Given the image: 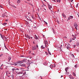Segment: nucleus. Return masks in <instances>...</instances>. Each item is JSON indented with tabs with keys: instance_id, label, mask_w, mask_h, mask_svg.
<instances>
[{
	"instance_id": "nucleus-1",
	"label": "nucleus",
	"mask_w": 79,
	"mask_h": 79,
	"mask_svg": "<svg viewBox=\"0 0 79 79\" xmlns=\"http://www.w3.org/2000/svg\"><path fill=\"white\" fill-rule=\"evenodd\" d=\"M36 46V47H35V45L32 47L31 49L32 50H35L37 49H39V46H38V45L37 44Z\"/></svg>"
},
{
	"instance_id": "nucleus-2",
	"label": "nucleus",
	"mask_w": 79,
	"mask_h": 79,
	"mask_svg": "<svg viewBox=\"0 0 79 79\" xmlns=\"http://www.w3.org/2000/svg\"><path fill=\"white\" fill-rule=\"evenodd\" d=\"M12 71H13V74H15L16 73H17V74H18V72L16 71H14L15 70V68H13L12 69Z\"/></svg>"
},
{
	"instance_id": "nucleus-3",
	"label": "nucleus",
	"mask_w": 79,
	"mask_h": 79,
	"mask_svg": "<svg viewBox=\"0 0 79 79\" xmlns=\"http://www.w3.org/2000/svg\"><path fill=\"white\" fill-rule=\"evenodd\" d=\"M48 6L49 9V10H51V11H52V6H50V5H49V4H48Z\"/></svg>"
},
{
	"instance_id": "nucleus-4",
	"label": "nucleus",
	"mask_w": 79,
	"mask_h": 79,
	"mask_svg": "<svg viewBox=\"0 0 79 79\" xmlns=\"http://www.w3.org/2000/svg\"><path fill=\"white\" fill-rule=\"evenodd\" d=\"M73 16H70L68 18V20H70L71 19H73Z\"/></svg>"
},
{
	"instance_id": "nucleus-5",
	"label": "nucleus",
	"mask_w": 79,
	"mask_h": 79,
	"mask_svg": "<svg viewBox=\"0 0 79 79\" xmlns=\"http://www.w3.org/2000/svg\"><path fill=\"white\" fill-rule=\"evenodd\" d=\"M44 44H45V47L47 46V44H48V43L47 42V41L46 40H45L44 41Z\"/></svg>"
},
{
	"instance_id": "nucleus-6",
	"label": "nucleus",
	"mask_w": 79,
	"mask_h": 79,
	"mask_svg": "<svg viewBox=\"0 0 79 79\" xmlns=\"http://www.w3.org/2000/svg\"><path fill=\"white\" fill-rule=\"evenodd\" d=\"M25 60V59H24V60H23V61H18V63L21 64V63H23V62H24V61Z\"/></svg>"
},
{
	"instance_id": "nucleus-7",
	"label": "nucleus",
	"mask_w": 79,
	"mask_h": 79,
	"mask_svg": "<svg viewBox=\"0 0 79 79\" xmlns=\"http://www.w3.org/2000/svg\"><path fill=\"white\" fill-rule=\"evenodd\" d=\"M26 71H25L24 73H23V74H22V75H20V77H22V76H24V75H25L26 74Z\"/></svg>"
},
{
	"instance_id": "nucleus-8",
	"label": "nucleus",
	"mask_w": 79,
	"mask_h": 79,
	"mask_svg": "<svg viewBox=\"0 0 79 79\" xmlns=\"http://www.w3.org/2000/svg\"><path fill=\"white\" fill-rule=\"evenodd\" d=\"M69 77L70 79H74V77L71 75H69Z\"/></svg>"
},
{
	"instance_id": "nucleus-9",
	"label": "nucleus",
	"mask_w": 79,
	"mask_h": 79,
	"mask_svg": "<svg viewBox=\"0 0 79 79\" xmlns=\"http://www.w3.org/2000/svg\"><path fill=\"white\" fill-rule=\"evenodd\" d=\"M6 16V13H5V14H2V17H3L4 18H5V16Z\"/></svg>"
},
{
	"instance_id": "nucleus-10",
	"label": "nucleus",
	"mask_w": 79,
	"mask_h": 79,
	"mask_svg": "<svg viewBox=\"0 0 79 79\" xmlns=\"http://www.w3.org/2000/svg\"><path fill=\"white\" fill-rule=\"evenodd\" d=\"M66 47L67 48L68 50H69V48H70V45L69 44H68Z\"/></svg>"
},
{
	"instance_id": "nucleus-11",
	"label": "nucleus",
	"mask_w": 79,
	"mask_h": 79,
	"mask_svg": "<svg viewBox=\"0 0 79 79\" xmlns=\"http://www.w3.org/2000/svg\"><path fill=\"white\" fill-rule=\"evenodd\" d=\"M25 36L27 37V38H28L29 39H31V37L29 36H28V35H25Z\"/></svg>"
},
{
	"instance_id": "nucleus-12",
	"label": "nucleus",
	"mask_w": 79,
	"mask_h": 79,
	"mask_svg": "<svg viewBox=\"0 0 79 79\" xmlns=\"http://www.w3.org/2000/svg\"><path fill=\"white\" fill-rule=\"evenodd\" d=\"M74 26L75 27H77V25L76 23H74Z\"/></svg>"
},
{
	"instance_id": "nucleus-13",
	"label": "nucleus",
	"mask_w": 79,
	"mask_h": 79,
	"mask_svg": "<svg viewBox=\"0 0 79 79\" xmlns=\"http://www.w3.org/2000/svg\"><path fill=\"white\" fill-rule=\"evenodd\" d=\"M19 65H20L21 66H23V67L26 66V65H25V64H19Z\"/></svg>"
},
{
	"instance_id": "nucleus-14",
	"label": "nucleus",
	"mask_w": 79,
	"mask_h": 79,
	"mask_svg": "<svg viewBox=\"0 0 79 79\" xmlns=\"http://www.w3.org/2000/svg\"><path fill=\"white\" fill-rule=\"evenodd\" d=\"M62 16H63V17H64V18H66V15H64V14H62Z\"/></svg>"
},
{
	"instance_id": "nucleus-15",
	"label": "nucleus",
	"mask_w": 79,
	"mask_h": 79,
	"mask_svg": "<svg viewBox=\"0 0 79 79\" xmlns=\"http://www.w3.org/2000/svg\"><path fill=\"white\" fill-rule=\"evenodd\" d=\"M35 39H38V37H37L36 35H35Z\"/></svg>"
},
{
	"instance_id": "nucleus-16",
	"label": "nucleus",
	"mask_w": 79,
	"mask_h": 79,
	"mask_svg": "<svg viewBox=\"0 0 79 79\" xmlns=\"http://www.w3.org/2000/svg\"><path fill=\"white\" fill-rule=\"evenodd\" d=\"M11 59V57L10 56H9L8 58V60H9V61H10V60Z\"/></svg>"
},
{
	"instance_id": "nucleus-17",
	"label": "nucleus",
	"mask_w": 79,
	"mask_h": 79,
	"mask_svg": "<svg viewBox=\"0 0 79 79\" xmlns=\"http://www.w3.org/2000/svg\"><path fill=\"white\" fill-rule=\"evenodd\" d=\"M56 2L58 3H60V2H61V0H56Z\"/></svg>"
},
{
	"instance_id": "nucleus-18",
	"label": "nucleus",
	"mask_w": 79,
	"mask_h": 79,
	"mask_svg": "<svg viewBox=\"0 0 79 79\" xmlns=\"http://www.w3.org/2000/svg\"><path fill=\"white\" fill-rule=\"evenodd\" d=\"M68 68L67 67L65 69V71L66 72L68 71Z\"/></svg>"
},
{
	"instance_id": "nucleus-19",
	"label": "nucleus",
	"mask_w": 79,
	"mask_h": 79,
	"mask_svg": "<svg viewBox=\"0 0 79 79\" xmlns=\"http://www.w3.org/2000/svg\"><path fill=\"white\" fill-rule=\"evenodd\" d=\"M41 48H42V49H44V48H45V47H44V46L43 45H42L41 47Z\"/></svg>"
},
{
	"instance_id": "nucleus-20",
	"label": "nucleus",
	"mask_w": 79,
	"mask_h": 79,
	"mask_svg": "<svg viewBox=\"0 0 79 79\" xmlns=\"http://www.w3.org/2000/svg\"><path fill=\"white\" fill-rule=\"evenodd\" d=\"M23 72H20L19 73H18V74H22Z\"/></svg>"
},
{
	"instance_id": "nucleus-21",
	"label": "nucleus",
	"mask_w": 79,
	"mask_h": 79,
	"mask_svg": "<svg viewBox=\"0 0 79 79\" xmlns=\"http://www.w3.org/2000/svg\"><path fill=\"white\" fill-rule=\"evenodd\" d=\"M20 2H21V1H20L19 0H18L17 1V3H19Z\"/></svg>"
},
{
	"instance_id": "nucleus-22",
	"label": "nucleus",
	"mask_w": 79,
	"mask_h": 79,
	"mask_svg": "<svg viewBox=\"0 0 79 79\" xmlns=\"http://www.w3.org/2000/svg\"><path fill=\"white\" fill-rule=\"evenodd\" d=\"M73 76H76V74H75V73H74V72L73 73Z\"/></svg>"
},
{
	"instance_id": "nucleus-23",
	"label": "nucleus",
	"mask_w": 79,
	"mask_h": 79,
	"mask_svg": "<svg viewBox=\"0 0 79 79\" xmlns=\"http://www.w3.org/2000/svg\"><path fill=\"white\" fill-rule=\"evenodd\" d=\"M76 37L74 36H73V40H75V39H76Z\"/></svg>"
},
{
	"instance_id": "nucleus-24",
	"label": "nucleus",
	"mask_w": 79,
	"mask_h": 79,
	"mask_svg": "<svg viewBox=\"0 0 79 79\" xmlns=\"http://www.w3.org/2000/svg\"><path fill=\"white\" fill-rule=\"evenodd\" d=\"M71 56H72V58H74V55L72 54Z\"/></svg>"
},
{
	"instance_id": "nucleus-25",
	"label": "nucleus",
	"mask_w": 79,
	"mask_h": 79,
	"mask_svg": "<svg viewBox=\"0 0 79 79\" xmlns=\"http://www.w3.org/2000/svg\"><path fill=\"white\" fill-rule=\"evenodd\" d=\"M43 10L44 11V12H46V9H45V8H44V10Z\"/></svg>"
},
{
	"instance_id": "nucleus-26",
	"label": "nucleus",
	"mask_w": 79,
	"mask_h": 79,
	"mask_svg": "<svg viewBox=\"0 0 79 79\" xmlns=\"http://www.w3.org/2000/svg\"><path fill=\"white\" fill-rule=\"evenodd\" d=\"M3 54H1L0 55V57H2V56H3Z\"/></svg>"
},
{
	"instance_id": "nucleus-27",
	"label": "nucleus",
	"mask_w": 79,
	"mask_h": 79,
	"mask_svg": "<svg viewBox=\"0 0 79 79\" xmlns=\"http://www.w3.org/2000/svg\"><path fill=\"white\" fill-rule=\"evenodd\" d=\"M7 23H4L3 24V26H5V25H6V24H7Z\"/></svg>"
},
{
	"instance_id": "nucleus-28",
	"label": "nucleus",
	"mask_w": 79,
	"mask_h": 79,
	"mask_svg": "<svg viewBox=\"0 0 79 79\" xmlns=\"http://www.w3.org/2000/svg\"><path fill=\"white\" fill-rule=\"evenodd\" d=\"M77 64H76L75 65V68H77Z\"/></svg>"
},
{
	"instance_id": "nucleus-29",
	"label": "nucleus",
	"mask_w": 79,
	"mask_h": 79,
	"mask_svg": "<svg viewBox=\"0 0 79 79\" xmlns=\"http://www.w3.org/2000/svg\"><path fill=\"white\" fill-rule=\"evenodd\" d=\"M76 8H77L78 7V4H77L76 5Z\"/></svg>"
},
{
	"instance_id": "nucleus-30",
	"label": "nucleus",
	"mask_w": 79,
	"mask_h": 79,
	"mask_svg": "<svg viewBox=\"0 0 79 79\" xmlns=\"http://www.w3.org/2000/svg\"><path fill=\"white\" fill-rule=\"evenodd\" d=\"M50 66L52 68H53V65H51Z\"/></svg>"
},
{
	"instance_id": "nucleus-31",
	"label": "nucleus",
	"mask_w": 79,
	"mask_h": 79,
	"mask_svg": "<svg viewBox=\"0 0 79 79\" xmlns=\"http://www.w3.org/2000/svg\"><path fill=\"white\" fill-rule=\"evenodd\" d=\"M68 1H70L71 2H72L73 1V0H68Z\"/></svg>"
},
{
	"instance_id": "nucleus-32",
	"label": "nucleus",
	"mask_w": 79,
	"mask_h": 79,
	"mask_svg": "<svg viewBox=\"0 0 79 79\" xmlns=\"http://www.w3.org/2000/svg\"><path fill=\"white\" fill-rule=\"evenodd\" d=\"M48 53L49 54V55H51V53H50V52L49 51H48Z\"/></svg>"
},
{
	"instance_id": "nucleus-33",
	"label": "nucleus",
	"mask_w": 79,
	"mask_h": 79,
	"mask_svg": "<svg viewBox=\"0 0 79 79\" xmlns=\"http://www.w3.org/2000/svg\"><path fill=\"white\" fill-rule=\"evenodd\" d=\"M32 18L33 19H35V18L34 17H33V16H31Z\"/></svg>"
},
{
	"instance_id": "nucleus-34",
	"label": "nucleus",
	"mask_w": 79,
	"mask_h": 79,
	"mask_svg": "<svg viewBox=\"0 0 79 79\" xmlns=\"http://www.w3.org/2000/svg\"><path fill=\"white\" fill-rule=\"evenodd\" d=\"M72 40H71V39L70 40L69 42H72Z\"/></svg>"
},
{
	"instance_id": "nucleus-35",
	"label": "nucleus",
	"mask_w": 79,
	"mask_h": 79,
	"mask_svg": "<svg viewBox=\"0 0 79 79\" xmlns=\"http://www.w3.org/2000/svg\"><path fill=\"white\" fill-rule=\"evenodd\" d=\"M12 6H13V7H14V8H16V7L15 6H14V5H12Z\"/></svg>"
},
{
	"instance_id": "nucleus-36",
	"label": "nucleus",
	"mask_w": 79,
	"mask_h": 79,
	"mask_svg": "<svg viewBox=\"0 0 79 79\" xmlns=\"http://www.w3.org/2000/svg\"><path fill=\"white\" fill-rule=\"evenodd\" d=\"M1 37H2V38L3 39V36H2V34H1Z\"/></svg>"
},
{
	"instance_id": "nucleus-37",
	"label": "nucleus",
	"mask_w": 79,
	"mask_h": 79,
	"mask_svg": "<svg viewBox=\"0 0 79 79\" xmlns=\"http://www.w3.org/2000/svg\"><path fill=\"white\" fill-rule=\"evenodd\" d=\"M53 66L54 68H55V66H56V65H55V64H53Z\"/></svg>"
},
{
	"instance_id": "nucleus-38",
	"label": "nucleus",
	"mask_w": 79,
	"mask_h": 79,
	"mask_svg": "<svg viewBox=\"0 0 79 79\" xmlns=\"http://www.w3.org/2000/svg\"><path fill=\"white\" fill-rule=\"evenodd\" d=\"M16 70H19V69H15V70L16 71Z\"/></svg>"
},
{
	"instance_id": "nucleus-39",
	"label": "nucleus",
	"mask_w": 79,
	"mask_h": 79,
	"mask_svg": "<svg viewBox=\"0 0 79 79\" xmlns=\"http://www.w3.org/2000/svg\"><path fill=\"white\" fill-rule=\"evenodd\" d=\"M52 1L54 2H56V0H52Z\"/></svg>"
},
{
	"instance_id": "nucleus-40",
	"label": "nucleus",
	"mask_w": 79,
	"mask_h": 79,
	"mask_svg": "<svg viewBox=\"0 0 79 79\" xmlns=\"http://www.w3.org/2000/svg\"><path fill=\"white\" fill-rule=\"evenodd\" d=\"M14 65H15V66H16L17 65V64H14Z\"/></svg>"
},
{
	"instance_id": "nucleus-41",
	"label": "nucleus",
	"mask_w": 79,
	"mask_h": 79,
	"mask_svg": "<svg viewBox=\"0 0 79 79\" xmlns=\"http://www.w3.org/2000/svg\"><path fill=\"white\" fill-rule=\"evenodd\" d=\"M0 7L1 8H3V7L2 6H1V5H0Z\"/></svg>"
},
{
	"instance_id": "nucleus-42",
	"label": "nucleus",
	"mask_w": 79,
	"mask_h": 79,
	"mask_svg": "<svg viewBox=\"0 0 79 79\" xmlns=\"http://www.w3.org/2000/svg\"><path fill=\"white\" fill-rule=\"evenodd\" d=\"M29 5H32V6H33V5H32V4H31L30 3H29Z\"/></svg>"
},
{
	"instance_id": "nucleus-43",
	"label": "nucleus",
	"mask_w": 79,
	"mask_h": 79,
	"mask_svg": "<svg viewBox=\"0 0 79 79\" xmlns=\"http://www.w3.org/2000/svg\"><path fill=\"white\" fill-rule=\"evenodd\" d=\"M64 38L66 39V38H67V37H66V36H64Z\"/></svg>"
},
{
	"instance_id": "nucleus-44",
	"label": "nucleus",
	"mask_w": 79,
	"mask_h": 79,
	"mask_svg": "<svg viewBox=\"0 0 79 79\" xmlns=\"http://www.w3.org/2000/svg\"><path fill=\"white\" fill-rule=\"evenodd\" d=\"M57 23H58V24H60V22H59V21H57Z\"/></svg>"
},
{
	"instance_id": "nucleus-45",
	"label": "nucleus",
	"mask_w": 79,
	"mask_h": 79,
	"mask_svg": "<svg viewBox=\"0 0 79 79\" xmlns=\"http://www.w3.org/2000/svg\"><path fill=\"white\" fill-rule=\"evenodd\" d=\"M0 69H3V68H2V67H0Z\"/></svg>"
},
{
	"instance_id": "nucleus-46",
	"label": "nucleus",
	"mask_w": 79,
	"mask_h": 79,
	"mask_svg": "<svg viewBox=\"0 0 79 79\" xmlns=\"http://www.w3.org/2000/svg\"><path fill=\"white\" fill-rule=\"evenodd\" d=\"M3 66V64H2L1 66V67H2V66Z\"/></svg>"
},
{
	"instance_id": "nucleus-47",
	"label": "nucleus",
	"mask_w": 79,
	"mask_h": 79,
	"mask_svg": "<svg viewBox=\"0 0 79 79\" xmlns=\"http://www.w3.org/2000/svg\"><path fill=\"white\" fill-rule=\"evenodd\" d=\"M75 29H76L77 30V27H75Z\"/></svg>"
},
{
	"instance_id": "nucleus-48",
	"label": "nucleus",
	"mask_w": 79,
	"mask_h": 79,
	"mask_svg": "<svg viewBox=\"0 0 79 79\" xmlns=\"http://www.w3.org/2000/svg\"><path fill=\"white\" fill-rule=\"evenodd\" d=\"M31 54H32L33 55H35V54H34V53H32Z\"/></svg>"
},
{
	"instance_id": "nucleus-49",
	"label": "nucleus",
	"mask_w": 79,
	"mask_h": 79,
	"mask_svg": "<svg viewBox=\"0 0 79 79\" xmlns=\"http://www.w3.org/2000/svg\"><path fill=\"white\" fill-rule=\"evenodd\" d=\"M45 24H47V22H45Z\"/></svg>"
},
{
	"instance_id": "nucleus-50",
	"label": "nucleus",
	"mask_w": 79,
	"mask_h": 79,
	"mask_svg": "<svg viewBox=\"0 0 79 79\" xmlns=\"http://www.w3.org/2000/svg\"><path fill=\"white\" fill-rule=\"evenodd\" d=\"M63 76L61 75V78L62 77H63Z\"/></svg>"
},
{
	"instance_id": "nucleus-51",
	"label": "nucleus",
	"mask_w": 79,
	"mask_h": 79,
	"mask_svg": "<svg viewBox=\"0 0 79 79\" xmlns=\"http://www.w3.org/2000/svg\"><path fill=\"white\" fill-rule=\"evenodd\" d=\"M48 51H49V49H48Z\"/></svg>"
},
{
	"instance_id": "nucleus-52",
	"label": "nucleus",
	"mask_w": 79,
	"mask_h": 79,
	"mask_svg": "<svg viewBox=\"0 0 79 79\" xmlns=\"http://www.w3.org/2000/svg\"><path fill=\"white\" fill-rule=\"evenodd\" d=\"M27 23H26V24H28V23L27 22Z\"/></svg>"
},
{
	"instance_id": "nucleus-53",
	"label": "nucleus",
	"mask_w": 79,
	"mask_h": 79,
	"mask_svg": "<svg viewBox=\"0 0 79 79\" xmlns=\"http://www.w3.org/2000/svg\"><path fill=\"white\" fill-rule=\"evenodd\" d=\"M6 21H8V20H6Z\"/></svg>"
},
{
	"instance_id": "nucleus-54",
	"label": "nucleus",
	"mask_w": 79,
	"mask_h": 79,
	"mask_svg": "<svg viewBox=\"0 0 79 79\" xmlns=\"http://www.w3.org/2000/svg\"><path fill=\"white\" fill-rule=\"evenodd\" d=\"M42 7H44V5H42Z\"/></svg>"
},
{
	"instance_id": "nucleus-55",
	"label": "nucleus",
	"mask_w": 79,
	"mask_h": 79,
	"mask_svg": "<svg viewBox=\"0 0 79 79\" xmlns=\"http://www.w3.org/2000/svg\"><path fill=\"white\" fill-rule=\"evenodd\" d=\"M27 1H30V0H27Z\"/></svg>"
},
{
	"instance_id": "nucleus-56",
	"label": "nucleus",
	"mask_w": 79,
	"mask_h": 79,
	"mask_svg": "<svg viewBox=\"0 0 79 79\" xmlns=\"http://www.w3.org/2000/svg\"><path fill=\"white\" fill-rule=\"evenodd\" d=\"M76 35H75V36H76Z\"/></svg>"
},
{
	"instance_id": "nucleus-57",
	"label": "nucleus",
	"mask_w": 79,
	"mask_h": 79,
	"mask_svg": "<svg viewBox=\"0 0 79 79\" xmlns=\"http://www.w3.org/2000/svg\"><path fill=\"white\" fill-rule=\"evenodd\" d=\"M8 74H10V73H9Z\"/></svg>"
},
{
	"instance_id": "nucleus-58",
	"label": "nucleus",
	"mask_w": 79,
	"mask_h": 79,
	"mask_svg": "<svg viewBox=\"0 0 79 79\" xmlns=\"http://www.w3.org/2000/svg\"><path fill=\"white\" fill-rule=\"evenodd\" d=\"M44 23H45L46 22L45 21H44Z\"/></svg>"
},
{
	"instance_id": "nucleus-59",
	"label": "nucleus",
	"mask_w": 79,
	"mask_h": 79,
	"mask_svg": "<svg viewBox=\"0 0 79 79\" xmlns=\"http://www.w3.org/2000/svg\"><path fill=\"white\" fill-rule=\"evenodd\" d=\"M33 43L34 44H35L34 42H33Z\"/></svg>"
},
{
	"instance_id": "nucleus-60",
	"label": "nucleus",
	"mask_w": 79,
	"mask_h": 79,
	"mask_svg": "<svg viewBox=\"0 0 79 79\" xmlns=\"http://www.w3.org/2000/svg\"><path fill=\"white\" fill-rule=\"evenodd\" d=\"M4 47H5V48H6V46L5 45V46H4Z\"/></svg>"
},
{
	"instance_id": "nucleus-61",
	"label": "nucleus",
	"mask_w": 79,
	"mask_h": 79,
	"mask_svg": "<svg viewBox=\"0 0 79 79\" xmlns=\"http://www.w3.org/2000/svg\"><path fill=\"white\" fill-rule=\"evenodd\" d=\"M60 50H61V51H62V49H61Z\"/></svg>"
},
{
	"instance_id": "nucleus-62",
	"label": "nucleus",
	"mask_w": 79,
	"mask_h": 79,
	"mask_svg": "<svg viewBox=\"0 0 79 79\" xmlns=\"http://www.w3.org/2000/svg\"><path fill=\"white\" fill-rule=\"evenodd\" d=\"M6 49H7V48H6Z\"/></svg>"
},
{
	"instance_id": "nucleus-63",
	"label": "nucleus",
	"mask_w": 79,
	"mask_h": 79,
	"mask_svg": "<svg viewBox=\"0 0 79 79\" xmlns=\"http://www.w3.org/2000/svg\"><path fill=\"white\" fill-rule=\"evenodd\" d=\"M28 14H30V13H28Z\"/></svg>"
},
{
	"instance_id": "nucleus-64",
	"label": "nucleus",
	"mask_w": 79,
	"mask_h": 79,
	"mask_svg": "<svg viewBox=\"0 0 79 79\" xmlns=\"http://www.w3.org/2000/svg\"><path fill=\"white\" fill-rule=\"evenodd\" d=\"M44 35H43V36L44 37Z\"/></svg>"
}]
</instances>
